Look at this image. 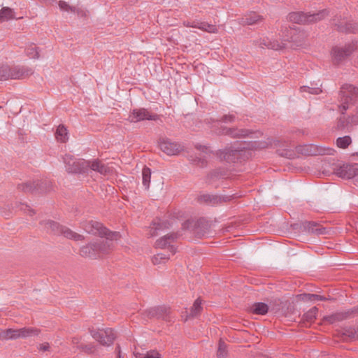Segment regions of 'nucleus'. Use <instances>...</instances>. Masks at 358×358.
Listing matches in <instances>:
<instances>
[{"label":"nucleus","mask_w":358,"mask_h":358,"mask_svg":"<svg viewBox=\"0 0 358 358\" xmlns=\"http://www.w3.org/2000/svg\"><path fill=\"white\" fill-rule=\"evenodd\" d=\"M329 15L328 9H322L314 13L296 11L289 13L288 20L299 24H310L324 20Z\"/></svg>","instance_id":"obj_3"},{"label":"nucleus","mask_w":358,"mask_h":358,"mask_svg":"<svg viewBox=\"0 0 358 358\" xmlns=\"http://www.w3.org/2000/svg\"><path fill=\"white\" fill-rule=\"evenodd\" d=\"M217 357V358H228L227 345L222 338L220 339L218 343Z\"/></svg>","instance_id":"obj_38"},{"label":"nucleus","mask_w":358,"mask_h":358,"mask_svg":"<svg viewBox=\"0 0 358 358\" xmlns=\"http://www.w3.org/2000/svg\"><path fill=\"white\" fill-rule=\"evenodd\" d=\"M352 140L349 136H345L343 137H339L336 140V145L338 148H346L351 143Z\"/></svg>","instance_id":"obj_42"},{"label":"nucleus","mask_w":358,"mask_h":358,"mask_svg":"<svg viewBox=\"0 0 358 358\" xmlns=\"http://www.w3.org/2000/svg\"><path fill=\"white\" fill-rule=\"evenodd\" d=\"M1 336L4 339H17L19 338V334H17V329H7L1 333Z\"/></svg>","instance_id":"obj_40"},{"label":"nucleus","mask_w":358,"mask_h":358,"mask_svg":"<svg viewBox=\"0 0 358 358\" xmlns=\"http://www.w3.org/2000/svg\"><path fill=\"white\" fill-rule=\"evenodd\" d=\"M351 122H354L355 124H358V107L355 114L352 115L351 117Z\"/></svg>","instance_id":"obj_55"},{"label":"nucleus","mask_w":358,"mask_h":358,"mask_svg":"<svg viewBox=\"0 0 358 358\" xmlns=\"http://www.w3.org/2000/svg\"><path fill=\"white\" fill-rule=\"evenodd\" d=\"M263 20V17L255 12H250L241 19L243 24L254 25Z\"/></svg>","instance_id":"obj_28"},{"label":"nucleus","mask_w":358,"mask_h":358,"mask_svg":"<svg viewBox=\"0 0 358 358\" xmlns=\"http://www.w3.org/2000/svg\"><path fill=\"white\" fill-rule=\"evenodd\" d=\"M89 331L92 338L103 346L111 345L116 338L115 331L111 328L98 329L92 328L89 329Z\"/></svg>","instance_id":"obj_12"},{"label":"nucleus","mask_w":358,"mask_h":358,"mask_svg":"<svg viewBox=\"0 0 358 358\" xmlns=\"http://www.w3.org/2000/svg\"><path fill=\"white\" fill-rule=\"evenodd\" d=\"M344 320H345V316H344L343 312H338L323 317V322L329 324H334L336 322L343 321Z\"/></svg>","instance_id":"obj_31"},{"label":"nucleus","mask_w":358,"mask_h":358,"mask_svg":"<svg viewBox=\"0 0 358 358\" xmlns=\"http://www.w3.org/2000/svg\"><path fill=\"white\" fill-rule=\"evenodd\" d=\"M302 300L306 301H326L330 300V299L325 297L324 296L316 294H300Z\"/></svg>","instance_id":"obj_37"},{"label":"nucleus","mask_w":358,"mask_h":358,"mask_svg":"<svg viewBox=\"0 0 358 358\" xmlns=\"http://www.w3.org/2000/svg\"><path fill=\"white\" fill-rule=\"evenodd\" d=\"M151 169L148 166H144L142 171V182L145 189H148L151 180Z\"/></svg>","instance_id":"obj_35"},{"label":"nucleus","mask_w":358,"mask_h":358,"mask_svg":"<svg viewBox=\"0 0 358 358\" xmlns=\"http://www.w3.org/2000/svg\"><path fill=\"white\" fill-rule=\"evenodd\" d=\"M33 73L31 69L25 66H13L6 64L0 65V81L10 79H23Z\"/></svg>","instance_id":"obj_5"},{"label":"nucleus","mask_w":358,"mask_h":358,"mask_svg":"<svg viewBox=\"0 0 358 358\" xmlns=\"http://www.w3.org/2000/svg\"><path fill=\"white\" fill-rule=\"evenodd\" d=\"M41 330L36 327H23L17 329V334L19 338H26L28 337L37 336L39 335Z\"/></svg>","instance_id":"obj_29"},{"label":"nucleus","mask_w":358,"mask_h":358,"mask_svg":"<svg viewBox=\"0 0 358 358\" xmlns=\"http://www.w3.org/2000/svg\"><path fill=\"white\" fill-rule=\"evenodd\" d=\"M296 133H297V134L299 133V134H303V135H304V134H306L305 131H303V130H299V129L296 130Z\"/></svg>","instance_id":"obj_60"},{"label":"nucleus","mask_w":358,"mask_h":358,"mask_svg":"<svg viewBox=\"0 0 358 358\" xmlns=\"http://www.w3.org/2000/svg\"><path fill=\"white\" fill-rule=\"evenodd\" d=\"M113 246V242L110 240L100 239L91 242L80 249V255L83 257L97 259L101 254H106Z\"/></svg>","instance_id":"obj_1"},{"label":"nucleus","mask_w":358,"mask_h":358,"mask_svg":"<svg viewBox=\"0 0 358 358\" xmlns=\"http://www.w3.org/2000/svg\"><path fill=\"white\" fill-rule=\"evenodd\" d=\"M25 53L30 59H38L39 52L38 48L35 44L31 43L25 49Z\"/></svg>","instance_id":"obj_39"},{"label":"nucleus","mask_w":358,"mask_h":358,"mask_svg":"<svg viewBox=\"0 0 358 358\" xmlns=\"http://www.w3.org/2000/svg\"><path fill=\"white\" fill-rule=\"evenodd\" d=\"M45 227L48 230L50 229L51 233L55 235H62L66 238L73 239L74 241H80L84 239V236L83 235L77 234L69 228L61 225L59 223L53 220L45 221Z\"/></svg>","instance_id":"obj_8"},{"label":"nucleus","mask_w":358,"mask_h":358,"mask_svg":"<svg viewBox=\"0 0 358 358\" xmlns=\"http://www.w3.org/2000/svg\"><path fill=\"white\" fill-rule=\"evenodd\" d=\"M235 116L231 115H224L222 116L221 121L224 122H231L234 120Z\"/></svg>","instance_id":"obj_52"},{"label":"nucleus","mask_w":358,"mask_h":358,"mask_svg":"<svg viewBox=\"0 0 358 358\" xmlns=\"http://www.w3.org/2000/svg\"><path fill=\"white\" fill-rule=\"evenodd\" d=\"M15 18L14 11L9 7H3L0 10V22H3Z\"/></svg>","instance_id":"obj_32"},{"label":"nucleus","mask_w":358,"mask_h":358,"mask_svg":"<svg viewBox=\"0 0 358 358\" xmlns=\"http://www.w3.org/2000/svg\"><path fill=\"white\" fill-rule=\"evenodd\" d=\"M344 316H345V320L348 319L350 317H354L355 315H358L357 313L356 306L352 308L351 309H349L346 311L343 312Z\"/></svg>","instance_id":"obj_49"},{"label":"nucleus","mask_w":358,"mask_h":358,"mask_svg":"<svg viewBox=\"0 0 358 358\" xmlns=\"http://www.w3.org/2000/svg\"><path fill=\"white\" fill-rule=\"evenodd\" d=\"M127 120L131 123H136L144 120H152L156 122L159 120L161 122H162L160 115L152 113L145 108L132 109L129 112Z\"/></svg>","instance_id":"obj_11"},{"label":"nucleus","mask_w":358,"mask_h":358,"mask_svg":"<svg viewBox=\"0 0 358 358\" xmlns=\"http://www.w3.org/2000/svg\"><path fill=\"white\" fill-rule=\"evenodd\" d=\"M269 305L264 302H255L250 308L249 312L259 315H265L268 313Z\"/></svg>","instance_id":"obj_26"},{"label":"nucleus","mask_w":358,"mask_h":358,"mask_svg":"<svg viewBox=\"0 0 358 358\" xmlns=\"http://www.w3.org/2000/svg\"><path fill=\"white\" fill-rule=\"evenodd\" d=\"M331 24L335 30L341 33L355 34L358 31V24L356 22L347 17H342L341 15H335L331 20Z\"/></svg>","instance_id":"obj_9"},{"label":"nucleus","mask_w":358,"mask_h":358,"mask_svg":"<svg viewBox=\"0 0 358 358\" xmlns=\"http://www.w3.org/2000/svg\"><path fill=\"white\" fill-rule=\"evenodd\" d=\"M210 227L209 222L203 217H201L194 222L193 233L196 237L201 238L208 234Z\"/></svg>","instance_id":"obj_21"},{"label":"nucleus","mask_w":358,"mask_h":358,"mask_svg":"<svg viewBox=\"0 0 358 358\" xmlns=\"http://www.w3.org/2000/svg\"><path fill=\"white\" fill-rule=\"evenodd\" d=\"M20 209L22 210H24V211H26L27 210L28 211V214L30 215V216H32L33 215L35 214V212L33 209H31L30 207L27 205V204H21V208Z\"/></svg>","instance_id":"obj_51"},{"label":"nucleus","mask_w":358,"mask_h":358,"mask_svg":"<svg viewBox=\"0 0 358 358\" xmlns=\"http://www.w3.org/2000/svg\"><path fill=\"white\" fill-rule=\"evenodd\" d=\"M194 221L187 220L182 224V229L184 230H191L193 231Z\"/></svg>","instance_id":"obj_48"},{"label":"nucleus","mask_w":358,"mask_h":358,"mask_svg":"<svg viewBox=\"0 0 358 358\" xmlns=\"http://www.w3.org/2000/svg\"><path fill=\"white\" fill-rule=\"evenodd\" d=\"M88 161V166H87V171L89 169H92V171H96L99 173L101 175L106 176L108 175L110 170V168L106 166V164L101 162L100 160L98 159H94L92 161L87 160Z\"/></svg>","instance_id":"obj_25"},{"label":"nucleus","mask_w":358,"mask_h":358,"mask_svg":"<svg viewBox=\"0 0 358 358\" xmlns=\"http://www.w3.org/2000/svg\"><path fill=\"white\" fill-rule=\"evenodd\" d=\"M50 348V345L48 343H43L40 345L39 346V350L45 352L48 351Z\"/></svg>","instance_id":"obj_54"},{"label":"nucleus","mask_w":358,"mask_h":358,"mask_svg":"<svg viewBox=\"0 0 358 358\" xmlns=\"http://www.w3.org/2000/svg\"><path fill=\"white\" fill-rule=\"evenodd\" d=\"M317 312L318 308L315 306L313 307L308 311H307L303 315L301 320L304 322L312 323L316 319Z\"/></svg>","instance_id":"obj_34"},{"label":"nucleus","mask_w":358,"mask_h":358,"mask_svg":"<svg viewBox=\"0 0 358 358\" xmlns=\"http://www.w3.org/2000/svg\"><path fill=\"white\" fill-rule=\"evenodd\" d=\"M55 138L62 143H65L68 140L67 129L64 125L58 126L55 132Z\"/></svg>","instance_id":"obj_36"},{"label":"nucleus","mask_w":358,"mask_h":358,"mask_svg":"<svg viewBox=\"0 0 358 358\" xmlns=\"http://www.w3.org/2000/svg\"><path fill=\"white\" fill-rule=\"evenodd\" d=\"M199 29L209 33H215L217 31V28L215 25L204 22H200Z\"/></svg>","instance_id":"obj_45"},{"label":"nucleus","mask_w":358,"mask_h":358,"mask_svg":"<svg viewBox=\"0 0 358 358\" xmlns=\"http://www.w3.org/2000/svg\"><path fill=\"white\" fill-rule=\"evenodd\" d=\"M300 90L302 92H308L312 94H319L322 91L320 88V87H310L309 86H302L300 87Z\"/></svg>","instance_id":"obj_44"},{"label":"nucleus","mask_w":358,"mask_h":358,"mask_svg":"<svg viewBox=\"0 0 358 358\" xmlns=\"http://www.w3.org/2000/svg\"><path fill=\"white\" fill-rule=\"evenodd\" d=\"M180 236L179 233L173 232L170 233L163 237L157 239L155 242V248L164 249L168 248L169 251L174 255L176 252V248L172 245Z\"/></svg>","instance_id":"obj_16"},{"label":"nucleus","mask_w":358,"mask_h":358,"mask_svg":"<svg viewBox=\"0 0 358 358\" xmlns=\"http://www.w3.org/2000/svg\"><path fill=\"white\" fill-rule=\"evenodd\" d=\"M169 259V255H165L162 253H159L154 256L152 258V262L153 264H160L163 261Z\"/></svg>","instance_id":"obj_47"},{"label":"nucleus","mask_w":358,"mask_h":358,"mask_svg":"<svg viewBox=\"0 0 358 358\" xmlns=\"http://www.w3.org/2000/svg\"><path fill=\"white\" fill-rule=\"evenodd\" d=\"M229 173L227 169L220 167L210 171L208 175V178L210 180H215L222 178H227L229 177Z\"/></svg>","instance_id":"obj_30"},{"label":"nucleus","mask_w":358,"mask_h":358,"mask_svg":"<svg viewBox=\"0 0 358 358\" xmlns=\"http://www.w3.org/2000/svg\"><path fill=\"white\" fill-rule=\"evenodd\" d=\"M201 304L202 303L200 298L196 299L190 309L189 317H196L199 316L201 314V311L203 310V307Z\"/></svg>","instance_id":"obj_33"},{"label":"nucleus","mask_w":358,"mask_h":358,"mask_svg":"<svg viewBox=\"0 0 358 358\" xmlns=\"http://www.w3.org/2000/svg\"><path fill=\"white\" fill-rule=\"evenodd\" d=\"M191 24H192V22H184V25L187 27H191Z\"/></svg>","instance_id":"obj_61"},{"label":"nucleus","mask_w":358,"mask_h":358,"mask_svg":"<svg viewBox=\"0 0 358 358\" xmlns=\"http://www.w3.org/2000/svg\"><path fill=\"white\" fill-rule=\"evenodd\" d=\"M351 117L349 116L346 117L345 115L341 116L337 122V127L338 129L343 130L345 129L349 124H355L354 122H351Z\"/></svg>","instance_id":"obj_41"},{"label":"nucleus","mask_w":358,"mask_h":358,"mask_svg":"<svg viewBox=\"0 0 358 358\" xmlns=\"http://www.w3.org/2000/svg\"><path fill=\"white\" fill-rule=\"evenodd\" d=\"M296 149L299 152L304 155H323L329 154V152L327 151L330 150L329 149H326L314 144L298 146Z\"/></svg>","instance_id":"obj_19"},{"label":"nucleus","mask_w":358,"mask_h":358,"mask_svg":"<svg viewBox=\"0 0 358 358\" xmlns=\"http://www.w3.org/2000/svg\"><path fill=\"white\" fill-rule=\"evenodd\" d=\"M338 99L341 102L339 110L344 115L349 106L353 105L357 101L358 87L348 83L343 85L339 91Z\"/></svg>","instance_id":"obj_4"},{"label":"nucleus","mask_w":358,"mask_h":358,"mask_svg":"<svg viewBox=\"0 0 358 358\" xmlns=\"http://www.w3.org/2000/svg\"><path fill=\"white\" fill-rule=\"evenodd\" d=\"M238 197L236 194L231 195H213L209 194H201L198 196L197 201L201 203L214 206L222 203H226Z\"/></svg>","instance_id":"obj_15"},{"label":"nucleus","mask_w":358,"mask_h":358,"mask_svg":"<svg viewBox=\"0 0 358 358\" xmlns=\"http://www.w3.org/2000/svg\"><path fill=\"white\" fill-rule=\"evenodd\" d=\"M117 358H122V355H117Z\"/></svg>","instance_id":"obj_64"},{"label":"nucleus","mask_w":358,"mask_h":358,"mask_svg":"<svg viewBox=\"0 0 358 358\" xmlns=\"http://www.w3.org/2000/svg\"><path fill=\"white\" fill-rule=\"evenodd\" d=\"M194 148L201 152L207 153L208 152V148L206 145H201L199 143H196L194 145Z\"/></svg>","instance_id":"obj_53"},{"label":"nucleus","mask_w":358,"mask_h":358,"mask_svg":"<svg viewBox=\"0 0 358 358\" xmlns=\"http://www.w3.org/2000/svg\"><path fill=\"white\" fill-rule=\"evenodd\" d=\"M151 225L150 233L152 236H155L157 235L159 231L169 229L171 227V222L168 220L157 217L152 222Z\"/></svg>","instance_id":"obj_23"},{"label":"nucleus","mask_w":358,"mask_h":358,"mask_svg":"<svg viewBox=\"0 0 358 358\" xmlns=\"http://www.w3.org/2000/svg\"><path fill=\"white\" fill-rule=\"evenodd\" d=\"M143 358H161V355L156 350H150Z\"/></svg>","instance_id":"obj_50"},{"label":"nucleus","mask_w":358,"mask_h":358,"mask_svg":"<svg viewBox=\"0 0 358 358\" xmlns=\"http://www.w3.org/2000/svg\"><path fill=\"white\" fill-rule=\"evenodd\" d=\"M320 86H321V85L320 86H318L317 83H315V84L311 83V87H320Z\"/></svg>","instance_id":"obj_62"},{"label":"nucleus","mask_w":358,"mask_h":358,"mask_svg":"<svg viewBox=\"0 0 358 358\" xmlns=\"http://www.w3.org/2000/svg\"><path fill=\"white\" fill-rule=\"evenodd\" d=\"M58 5L62 10L71 11L73 13L76 12V7L69 6V3L64 1H59Z\"/></svg>","instance_id":"obj_46"},{"label":"nucleus","mask_w":358,"mask_h":358,"mask_svg":"<svg viewBox=\"0 0 358 358\" xmlns=\"http://www.w3.org/2000/svg\"><path fill=\"white\" fill-rule=\"evenodd\" d=\"M159 147L167 155H176L182 150V147L180 144L173 142L167 138L159 139Z\"/></svg>","instance_id":"obj_17"},{"label":"nucleus","mask_w":358,"mask_h":358,"mask_svg":"<svg viewBox=\"0 0 358 358\" xmlns=\"http://www.w3.org/2000/svg\"><path fill=\"white\" fill-rule=\"evenodd\" d=\"M75 13H76L80 17H83V16L85 15V12L83 10L79 9V8H76V12Z\"/></svg>","instance_id":"obj_57"},{"label":"nucleus","mask_w":358,"mask_h":358,"mask_svg":"<svg viewBox=\"0 0 358 358\" xmlns=\"http://www.w3.org/2000/svg\"><path fill=\"white\" fill-rule=\"evenodd\" d=\"M83 229L88 234H91L101 237H106L105 240H117L120 234L117 231H111L105 227L101 223L96 221H89L83 224Z\"/></svg>","instance_id":"obj_7"},{"label":"nucleus","mask_w":358,"mask_h":358,"mask_svg":"<svg viewBox=\"0 0 358 358\" xmlns=\"http://www.w3.org/2000/svg\"><path fill=\"white\" fill-rule=\"evenodd\" d=\"M115 352L117 353V355H121V348H120V345L119 344H117L116 348H115Z\"/></svg>","instance_id":"obj_59"},{"label":"nucleus","mask_w":358,"mask_h":358,"mask_svg":"<svg viewBox=\"0 0 358 358\" xmlns=\"http://www.w3.org/2000/svg\"><path fill=\"white\" fill-rule=\"evenodd\" d=\"M339 334L341 338L345 341H358V325L345 326Z\"/></svg>","instance_id":"obj_22"},{"label":"nucleus","mask_w":358,"mask_h":358,"mask_svg":"<svg viewBox=\"0 0 358 358\" xmlns=\"http://www.w3.org/2000/svg\"><path fill=\"white\" fill-rule=\"evenodd\" d=\"M139 0H129V1L131 3H136Z\"/></svg>","instance_id":"obj_63"},{"label":"nucleus","mask_w":358,"mask_h":358,"mask_svg":"<svg viewBox=\"0 0 358 358\" xmlns=\"http://www.w3.org/2000/svg\"><path fill=\"white\" fill-rule=\"evenodd\" d=\"M77 348L86 354H94L95 352V346L92 344H80L77 345Z\"/></svg>","instance_id":"obj_43"},{"label":"nucleus","mask_w":358,"mask_h":358,"mask_svg":"<svg viewBox=\"0 0 358 358\" xmlns=\"http://www.w3.org/2000/svg\"><path fill=\"white\" fill-rule=\"evenodd\" d=\"M52 182L48 179L27 181L18 184L17 188L24 193L40 194L50 192L52 189Z\"/></svg>","instance_id":"obj_6"},{"label":"nucleus","mask_w":358,"mask_h":358,"mask_svg":"<svg viewBox=\"0 0 358 358\" xmlns=\"http://www.w3.org/2000/svg\"><path fill=\"white\" fill-rule=\"evenodd\" d=\"M303 229L312 234H326V228L321 227L315 222H305L303 223Z\"/></svg>","instance_id":"obj_27"},{"label":"nucleus","mask_w":358,"mask_h":358,"mask_svg":"<svg viewBox=\"0 0 358 358\" xmlns=\"http://www.w3.org/2000/svg\"><path fill=\"white\" fill-rule=\"evenodd\" d=\"M354 51V45L351 44L345 46H334L332 48L331 55L334 65H339L344 62Z\"/></svg>","instance_id":"obj_14"},{"label":"nucleus","mask_w":358,"mask_h":358,"mask_svg":"<svg viewBox=\"0 0 358 358\" xmlns=\"http://www.w3.org/2000/svg\"><path fill=\"white\" fill-rule=\"evenodd\" d=\"M287 41H278L276 39H269L268 38H263L260 40L259 45L262 47L265 46L268 49L275 50H282L287 48Z\"/></svg>","instance_id":"obj_24"},{"label":"nucleus","mask_w":358,"mask_h":358,"mask_svg":"<svg viewBox=\"0 0 358 358\" xmlns=\"http://www.w3.org/2000/svg\"><path fill=\"white\" fill-rule=\"evenodd\" d=\"M218 135H227L232 138H244L249 136L253 133L245 129H238L236 127L228 128L227 127H221L217 131Z\"/></svg>","instance_id":"obj_18"},{"label":"nucleus","mask_w":358,"mask_h":358,"mask_svg":"<svg viewBox=\"0 0 358 358\" xmlns=\"http://www.w3.org/2000/svg\"><path fill=\"white\" fill-rule=\"evenodd\" d=\"M199 27H200V22H199L194 21V22H192L191 27L199 29Z\"/></svg>","instance_id":"obj_58"},{"label":"nucleus","mask_w":358,"mask_h":358,"mask_svg":"<svg viewBox=\"0 0 358 358\" xmlns=\"http://www.w3.org/2000/svg\"><path fill=\"white\" fill-rule=\"evenodd\" d=\"M334 170L338 176L345 179L352 178L357 174V169L355 168V165L352 164H343L338 165Z\"/></svg>","instance_id":"obj_20"},{"label":"nucleus","mask_w":358,"mask_h":358,"mask_svg":"<svg viewBox=\"0 0 358 358\" xmlns=\"http://www.w3.org/2000/svg\"><path fill=\"white\" fill-rule=\"evenodd\" d=\"M218 120H215V119H213L211 117H209V118H206L204 119L203 120V122L208 125H210L212 123H215V122H217Z\"/></svg>","instance_id":"obj_56"},{"label":"nucleus","mask_w":358,"mask_h":358,"mask_svg":"<svg viewBox=\"0 0 358 358\" xmlns=\"http://www.w3.org/2000/svg\"><path fill=\"white\" fill-rule=\"evenodd\" d=\"M143 315L149 319L156 318L157 320H162L167 322H173V317L171 315L170 308L165 306H155L145 310L143 313Z\"/></svg>","instance_id":"obj_13"},{"label":"nucleus","mask_w":358,"mask_h":358,"mask_svg":"<svg viewBox=\"0 0 358 358\" xmlns=\"http://www.w3.org/2000/svg\"><path fill=\"white\" fill-rule=\"evenodd\" d=\"M66 171L69 173H85L87 172L88 161L76 159L70 155L63 157Z\"/></svg>","instance_id":"obj_10"},{"label":"nucleus","mask_w":358,"mask_h":358,"mask_svg":"<svg viewBox=\"0 0 358 358\" xmlns=\"http://www.w3.org/2000/svg\"><path fill=\"white\" fill-rule=\"evenodd\" d=\"M250 155L249 148L243 147H230L224 150H219L216 155L221 161H225L227 163L242 162L248 159Z\"/></svg>","instance_id":"obj_2"}]
</instances>
